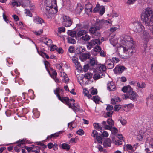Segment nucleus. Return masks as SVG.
I'll return each mask as SVG.
<instances>
[{
    "instance_id": "79ce46f5",
    "label": "nucleus",
    "mask_w": 153,
    "mask_h": 153,
    "mask_svg": "<svg viewBox=\"0 0 153 153\" xmlns=\"http://www.w3.org/2000/svg\"><path fill=\"white\" fill-rule=\"evenodd\" d=\"M97 61H95L94 59H90V63L91 66L93 67L94 66V65H97Z\"/></svg>"
},
{
    "instance_id": "13d9d810",
    "label": "nucleus",
    "mask_w": 153,
    "mask_h": 153,
    "mask_svg": "<svg viewBox=\"0 0 153 153\" xmlns=\"http://www.w3.org/2000/svg\"><path fill=\"white\" fill-rule=\"evenodd\" d=\"M38 53L39 55L41 56L43 58L45 57V55H46L47 54L45 53L44 52L42 51H39V50H38Z\"/></svg>"
},
{
    "instance_id": "c85d7f7f",
    "label": "nucleus",
    "mask_w": 153,
    "mask_h": 153,
    "mask_svg": "<svg viewBox=\"0 0 153 153\" xmlns=\"http://www.w3.org/2000/svg\"><path fill=\"white\" fill-rule=\"evenodd\" d=\"M91 100L96 104H99L100 100V97L98 95L93 96L91 98Z\"/></svg>"
},
{
    "instance_id": "052dcab7",
    "label": "nucleus",
    "mask_w": 153,
    "mask_h": 153,
    "mask_svg": "<svg viewBox=\"0 0 153 153\" xmlns=\"http://www.w3.org/2000/svg\"><path fill=\"white\" fill-rule=\"evenodd\" d=\"M65 28L63 27H62L58 28V33L64 32L65 31Z\"/></svg>"
},
{
    "instance_id": "69168bd1",
    "label": "nucleus",
    "mask_w": 153,
    "mask_h": 153,
    "mask_svg": "<svg viewBox=\"0 0 153 153\" xmlns=\"http://www.w3.org/2000/svg\"><path fill=\"white\" fill-rule=\"evenodd\" d=\"M118 120L120 121L121 123V124L123 125H125L127 123L126 121L124 119H121Z\"/></svg>"
},
{
    "instance_id": "603ef678",
    "label": "nucleus",
    "mask_w": 153,
    "mask_h": 153,
    "mask_svg": "<svg viewBox=\"0 0 153 153\" xmlns=\"http://www.w3.org/2000/svg\"><path fill=\"white\" fill-rule=\"evenodd\" d=\"M58 47L55 45H52L51 47L50 50L51 51H53L56 50L57 51Z\"/></svg>"
},
{
    "instance_id": "c756f323",
    "label": "nucleus",
    "mask_w": 153,
    "mask_h": 153,
    "mask_svg": "<svg viewBox=\"0 0 153 153\" xmlns=\"http://www.w3.org/2000/svg\"><path fill=\"white\" fill-rule=\"evenodd\" d=\"M76 55H75L74 56H73V62L76 65L77 67H80V63L78 61V59L77 57H76Z\"/></svg>"
},
{
    "instance_id": "6e6d98bb",
    "label": "nucleus",
    "mask_w": 153,
    "mask_h": 153,
    "mask_svg": "<svg viewBox=\"0 0 153 153\" xmlns=\"http://www.w3.org/2000/svg\"><path fill=\"white\" fill-rule=\"evenodd\" d=\"M50 69L51 71L52 72L53 74V76H56L57 75V73L56 71V70L53 69L52 67H50Z\"/></svg>"
},
{
    "instance_id": "f8f14e48",
    "label": "nucleus",
    "mask_w": 153,
    "mask_h": 153,
    "mask_svg": "<svg viewBox=\"0 0 153 153\" xmlns=\"http://www.w3.org/2000/svg\"><path fill=\"white\" fill-rule=\"evenodd\" d=\"M129 45L130 46L128 48H126L123 46H122V48H123V51L124 52H128V55L129 56H131L132 54V53L134 51L135 48H132L131 45ZM126 53L127 54H128L127 52Z\"/></svg>"
},
{
    "instance_id": "338daca9",
    "label": "nucleus",
    "mask_w": 153,
    "mask_h": 153,
    "mask_svg": "<svg viewBox=\"0 0 153 153\" xmlns=\"http://www.w3.org/2000/svg\"><path fill=\"white\" fill-rule=\"evenodd\" d=\"M59 54H62L64 52V50L61 47H60L58 49H57L56 51Z\"/></svg>"
},
{
    "instance_id": "f704fd0d",
    "label": "nucleus",
    "mask_w": 153,
    "mask_h": 153,
    "mask_svg": "<svg viewBox=\"0 0 153 153\" xmlns=\"http://www.w3.org/2000/svg\"><path fill=\"white\" fill-rule=\"evenodd\" d=\"M64 90L62 88H57L56 90H54V93L55 92L57 93L58 94L60 93L61 94H64Z\"/></svg>"
},
{
    "instance_id": "4be33fe9",
    "label": "nucleus",
    "mask_w": 153,
    "mask_h": 153,
    "mask_svg": "<svg viewBox=\"0 0 153 153\" xmlns=\"http://www.w3.org/2000/svg\"><path fill=\"white\" fill-rule=\"evenodd\" d=\"M83 7L80 4H77V6L75 10V13L76 14H80L83 10Z\"/></svg>"
},
{
    "instance_id": "9b49d317",
    "label": "nucleus",
    "mask_w": 153,
    "mask_h": 153,
    "mask_svg": "<svg viewBox=\"0 0 153 153\" xmlns=\"http://www.w3.org/2000/svg\"><path fill=\"white\" fill-rule=\"evenodd\" d=\"M124 40L125 41H126L128 42V44L129 45H131L132 48H135L136 45L134 43L133 39L131 36H125Z\"/></svg>"
},
{
    "instance_id": "49530a36",
    "label": "nucleus",
    "mask_w": 153,
    "mask_h": 153,
    "mask_svg": "<svg viewBox=\"0 0 153 153\" xmlns=\"http://www.w3.org/2000/svg\"><path fill=\"white\" fill-rule=\"evenodd\" d=\"M105 20L102 19L101 20H99L96 22L97 25H98L100 27H102L103 25Z\"/></svg>"
},
{
    "instance_id": "c03bdc74",
    "label": "nucleus",
    "mask_w": 153,
    "mask_h": 153,
    "mask_svg": "<svg viewBox=\"0 0 153 153\" xmlns=\"http://www.w3.org/2000/svg\"><path fill=\"white\" fill-rule=\"evenodd\" d=\"M150 36L149 34L146 31L144 30L143 32V37L145 39H147Z\"/></svg>"
},
{
    "instance_id": "f3484780",
    "label": "nucleus",
    "mask_w": 153,
    "mask_h": 153,
    "mask_svg": "<svg viewBox=\"0 0 153 153\" xmlns=\"http://www.w3.org/2000/svg\"><path fill=\"white\" fill-rule=\"evenodd\" d=\"M82 58L80 56H79L80 59L82 61H84L86 59H89L91 56L90 53L89 52L88 53H82Z\"/></svg>"
},
{
    "instance_id": "a878e982",
    "label": "nucleus",
    "mask_w": 153,
    "mask_h": 153,
    "mask_svg": "<svg viewBox=\"0 0 153 153\" xmlns=\"http://www.w3.org/2000/svg\"><path fill=\"white\" fill-rule=\"evenodd\" d=\"M59 146L62 149H65L67 151L69 150L70 148V146L68 144L66 143H63L60 146L59 145Z\"/></svg>"
},
{
    "instance_id": "f03ea898",
    "label": "nucleus",
    "mask_w": 153,
    "mask_h": 153,
    "mask_svg": "<svg viewBox=\"0 0 153 153\" xmlns=\"http://www.w3.org/2000/svg\"><path fill=\"white\" fill-rule=\"evenodd\" d=\"M141 17L146 26H149L153 24V11L150 8L146 9L145 11L142 12Z\"/></svg>"
},
{
    "instance_id": "1a4fd4ad",
    "label": "nucleus",
    "mask_w": 153,
    "mask_h": 153,
    "mask_svg": "<svg viewBox=\"0 0 153 153\" xmlns=\"http://www.w3.org/2000/svg\"><path fill=\"white\" fill-rule=\"evenodd\" d=\"M63 19V21L62 22V24L65 27H68L71 25L72 21L69 16L66 15L64 16Z\"/></svg>"
},
{
    "instance_id": "774afa93",
    "label": "nucleus",
    "mask_w": 153,
    "mask_h": 153,
    "mask_svg": "<svg viewBox=\"0 0 153 153\" xmlns=\"http://www.w3.org/2000/svg\"><path fill=\"white\" fill-rule=\"evenodd\" d=\"M100 11L99 12V13L100 15H102L104 13L105 11V8L103 7H102V8H101V9L100 10Z\"/></svg>"
},
{
    "instance_id": "58836bf2",
    "label": "nucleus",
    "mask_w": 153,
    "mask_h": 153,
    "mask_svg": "<svg viewBox=\"0 0 153 153\" xmlns=\"http://www.w3.org/2000/svg\"><path fill=\"white\" fill-rule=\"evenodd\" d=\"M97 28L95 27H92L90 28L89 32L91 34H94L95 33H96V32L97 31Z\"/></svg>"
},
{
    "instance_id": "aec40b11",
    "label": "nucleus",
    "mask_w": 153,
    "mask_h": 153,
    "mask_svg": "<svg viewBox=\"0 0 153 153\" xmlns=\"http://www.w3.org/2000/svg\"><path fill=\"white\" fill-rule=\"evenodd\" d=\"M107 89L110 91H113L115 89L116 86L113 82H111L107 84Z\"/></svg>"
},
{
    "instance_id": "6ab92c4d",
    "label": "nucleus",
    "mask_w": 153,
    "mask_h": 153,
    "mask_svg": "<svg viewBox=\"0 0 153 153\" xmlns=\"http://www.w3.org/2000/svg\"><path fill=\"white\" fill-rule=\"evenodd\" d=\"M128 97L131 100H134L136 99L135 92L133 91V90L130 91L127 93Z\"/></svg>"
},
{
    "instance_id": "e2e57ef3",
    "label": "nucleus",
    "mask_w": 153,
    "mask_h": 153,
    "mask_svg": "<svg viewBox=\"0 0 153 153\" xmlns=\"http://www.w3.org/2000/svg\"><path fill=\"white\" fill-rule=\"evenodd\" d=\"M113 109V106L109 104L107 105V107L106 108V110L108 111H111Z\"/></svg>"
},
{
    "instance_id": "a19ab883",
    "label": "nucleus",
    "mask_w": 153,
    "mask_h": 153,
    "mask_svg": "<svg viewBox=\"0 0 153 153\" xmlns=\"http://www.w3.org/2000/svg\"><path fill=\"white\" fill-rule=\"evenodd\" d=\"M111 141L109 138H106V147H110L111 146Z\"/></svg>"
},
{
    "instance_id": "72a5a7b5",
    "label": "nucleus",
    "mask_w": 153,
    "mask_h": 153,
    "mask_svg": "<svg viewBox=\"0 0 153 153\" xmlns=\"http://www.w3.org/2000/svg\"><path fill=\"white\" fill-rule=\"evenodd\" d=\"M32 112L35 118H38L39 116V112L37 111V109H33Z\"/></svg>"
},
{
    "instance_id": "423d86ee",
    "label": "nucleus",
    "mask_w": 153,
    "mask_h": 153,
    "mask_svg": "<svg viewBox=\"0 0 153 153\" xmlns=\"http://www.w3.org/2000/svg\"><path fill=\"white\" fill-rule=\"evenodd\" d=\"M26 139L25 138H23L22 140L19 139L18 141L14 143H17V146L14 147V149L15 151L17 152H19L20 151L21 149L19 148L17 146L19 147L20 148H23L22 145L25 144V143H29L28 141H26Z\"/></svg>"
},
{
    "instance_id": "09e8293b",
    "label": "nucleus",
    "mask_w": 153,
    "mask_h": 153,
    "mask_svg": "<svg viewBox=\"0 0 153 153\" xmlns=\"http://www.w3.org/2000/svg\"><path fill=\"white\" fill-rule=\"evenodd\" d=\"M91 89H92V90L91 91V93L92 95H96L97 94V90L96 88H94L93 87H92Z\"/></svg>"
},
{
    "instance_id": "2eb2a0df",
    "label": "nucleus",
    "mask_w": 153,
    "mask_h": 153,
    "mask_svg": "<svg viewBox=\"0 0 153 153\" xmlns=\"http://www.w3.org/2000/svg\"><path fill=\"white\" fill-rule=\"evenodd\" d=\"M46 7H51L54 5H56V0H46Z\"/></svg>"
},
{
    "instance_id": "37998d69",
    "label": "nucleus",
    "mask_w": 153,
    "mask_h": 153,
    "mask_svg": "<svg viewBox=\"0 0 153 153\" xmlns=\"http://www.w3.org/2000/svg\"><path fill=\"white\" fill-rule=\"evenodd\" d=\"M85 10H88L90 11H91L92 10V5L91 4H86L85 5Z\"/></svg>"
},
{
    "instance_id": "0e129e2a",
    "label": "nucleus",
    "mask_w": 153,
    "mask_h": 153,
    "mask_svg": "<svg viewBox=\"0 0 153 153\" xmlns=\"http://www.w3.org/2000/svg\"><path fill=\"white\" fill-rule=\"evenodd\" d=\"M121 108L120 105H116L114 107V110L115 111H117Z\"/></svg>"
},
{
    "instance_id": "7c9ffc66",
    "label": "nucleus",
    "mask_w": 153,
    "mask_h": 153,
    "mask_svg": "<svg viewBox=\"0 0 153 153\" xmlns=\"http://www.w3.org/2000/svg\"><path fill=\"white\" fill-rule=\"evenodd\" d=\"M88 26L87 25H84L83 26L81 24H77L76 25V27L78 30H81L87 27Z\"/></svg>"
},
{
    "instance_id": "0eeeda50",
    "label": "nucleus",
    "mask_w": 153,
    "mask_h": 153,
    "mask_svg": "<svg viewBox=\"0 0 153 153\" xmlns=\"http://www.w3.org/2000/svg\"><path fill=\"white\" fill-rule=\"evenodd\" d=\"M55 94L56 95L58 99L63 103L68 106L70 108H72L71 103L69 101V99L68 97H61L60 95L57 93L55 92Z\"/></svg>"
},
{
    "instance_id": "e433bc0d",
    "label": "nucleus",
    "mask_w": 153,
    "mask_h": 153,
    "mask_svg": "<svg viewBox=\"0 0 153 153\" xmlns=\"http://www.w3.org/2000/svg\"><path fill=\"white\" fill-rule=\"evenodd\" d=\"M84 90L86 91H85L84 90L83 91V93L85 94V95L88 98H91L92 97V94H89V92L87 90V88H85Z\"/></svg>"
},
{
    "instance_id": "4468645a",
    "label": "nucleus",
    "mask_w": 153,
    "mask_h": 153,
    "mask_svg": "<svg viewBox=\"0 0 153 153\" xmlns=\"http://www.w3.org/2000/svg\"><path fill=\"white\" fill-rule=\"evenodd\" d=\"M64 132V131H62L48 136L46 138V139L48 140L49 139H51L52 138H56L57 137L59 136L60 134H62Z\"/></svg>"
},
{
    "instance_id": "864d4df0",
    "label": "nucleus",
    "mask_w": 153,
    "mask_h": 153,
    "mask_svg": "<svg viewBox=\"0 0 153 153\" xmlns=\"http://www.w3.org/2000/svg\"><path fill=\"white\" fill-rule=\"evenodd\" d=\"M35 148H36V149L32 150V151L35 153H39L40 152V147L38 146H36L35 147Z\"/></svg>"
},
{
    "instance_id": "cd10ccee",
    "label": "nucleus",
    "mask_w": 153,
    "mask_h": 153,
    "mask_svg": "<svg viewBox=\"0 0 153 153\" xmlns=\"http://www.w3.org/2000/svg\"><path fill=\"white\" fill-rule=\"evenodd\" d=\"M76 53H75V55H76V56L77 55L81 54V53L83 52L82 50V47L80 46H76Z\"/></svg>"
},
{
    "instance_id": "dca6fc26",
    "label": "nucleus",
    "mask_w": 153,
    "mask_h": 153,
    "mask_svg": "<svg viewBox=\"0 0 153 153\" xmlns=\"http://www.w3.org/2000/svg\"><path fill=\"white\" fill-rule=\"evenodd\" d=\"M107 123L108 125H106V130L111 129L112 126L114 125V121L111 118H109L107 120Z\"/></svg>"
},
{
    "instance_id": "5701e85b",
    "label": "nucleus",
    "mask_w": 153,
    "mask_h": 153,
    "mask_svg": "<svg viewBox=\"0 0 153 153\" xmlns=\"http://www.w3.org/2000/svg\"><path fill=\"white\" fill-rule=\"evenodd\" d=\"M109 40L110 43L112 44L114 46H115L118 43V39L115 38L114 37L112 38V36H111V38H110Z\"/></svg>"
},
{
    "instance_id": "7ed1b4c3",
    "label": "nucleus",
    "mask_w": 153,
    "mask_h": 153,
    "mask_svg": "<svg viewBox=\"0 0 153 153\" xmlns=\"http://www.w3.org/2000/svg\"><path fill=\"white\" fill-rule=\"evenodd\" d=\"M101 134H99L98 132L95 130L93 131L91 136L94 137H96V140L100 144H102V138L105 137V131H102Z\"/></svg>"
},
{
    "instance_id": "4d7b16f0",
    "label": "nucleus",
    "mask_w": 153,
    "mask_h": 153,
    "mask_svg": "<svg viewBox=\"0 0 153 153\" xmlns=\"http://www.w3.org/2000/svg\"><path fill=\"white\" fill-rule=\"evenodd\" d=\"M75 48L74 46H70L68 48V51L70 53H74Z\"/></svg>"
},
{
    "instance_id": "a18cd8bd",
    "label": "nucleus",
    "mask_w": 153,
    "mask_h": 153,
    "mask_svg": "<svg viewBox=\"0 0 153 153\" xmlns=\"http://www.w3.org/2000/svg\"><path fill=\"white\" fill-rule=\"evenodd\" d=\"M107 65L108 68L109 69H112L114 66V62L112 61H111L110 63L108 64Z\"/></svg>"
},
{
    "instance_id": "de8ad7c7",
    "label": "nucleus",
    "mask_w": 153,
    "mask_h": 153,
    "mask_svg": "<svg viewBox=\"0 0 153 153\" xmlns=\"http://www.w3.org/2000/svg\"><path fill=\"white\" fill-rule=\"evenodd\" d=\"M146 85L143 82H138L137 83V86L139 88H145Z\"/></svg>"
},
{
    "instance_id": "b1692460",
    "label": "nucleus",
    "mask_w": 153,
    "mask_h": 153,
    "mask_svg": "<svg viewBox=\"0 0 153 153\" xmlns=\"http://www.w3.org/2000/svg\"><path fill=\"white\" fill-rule=\"evenodd\" d=\"M122 91L124 92H128L130 91L133 90L132 88L129 85L127 86H124L122 89Z\"/></svg>"
},
{
    "instance_id": "9d476101",
    "label": "nucleus",
    "mask_w": 153,
    "mask_h": 153,
    "mask_svg": "<svg viewBox=\"0 0 153 153\" xmlns=\"http://www.w3.org/2000/svg\"><path fill=\"white\" fill-rule=\"evenodd\" d=\"M102 126L96 123H95L93 124L95 129L98 130H100V132H102V131H105V121H103L102 122Z\"/></svg>"
},
{
    "instance_id": "a211bd4d",
    "label": "nucleus",
    "mask_w": 153,
    "mask_h": 153,
    "mask_svg": "<svg viewBox=\"0 0 153 153\" xmlns=\"http://www.w3.org/2000/svg\"><path fill=\"white\" fill-rule=\"evenodd\" d=\"M33 21L35 23L38 24H42V23H44V21L43 19L38 16L35 17Z\"/></svg>"
},
{
    "instance_id": "bb28decb",
    "label": "nucleus",
    "mask_w": 153,
    "mask_h": 153,
    "mask_svg": "<svg viewBox=\"0 0 153 153\" xmlns=\"http://www.w3.org/2000/svg\"><path fill=\"white\" fill-rule=\"evenodd\" d=\"M87 33V31L85 30H80L77 33L76 36L78 37H80L84 34H86Z\"/></svg>"
},
{
    "instance_id": "3c124183",
    "label": "nucleus",
    "mask_w": 153,
    "mask_h": 153,
    "mask_svg": "<svg viewBox=\"0 0 153 153\" xmlns=\"http://www.w3.org/2000/svg\"><path fill=\"white\" fill-rule=\"evenodd\" d=\"M100 78V75L98 74H94L93 76V78L95 80L98 79Z\"/></svg>"
},
{
    "instance_id": "680f3d73",
    "label": "nucleus",
    "mask_w": 153,
    "mask_h": 153,
    "mask_svg": "<svg viewBox=\"0 0 153 153\" xmlns=\"http://www.w3.org/2000/svg\"><path fill=\"white\" fill-rule=\"evenodd\" d=\"M43 30L42 29H40L37 32H35L34 33L36 35L39 36L41 35V34L43 33Z\"/></svg>"
},
{
    "instance_id": "393cba45",
    "label": "nucleus",
    "mask_w": 153,
    "mask_h": 153,
    "mask_svg": "<svg viewBox=\"0 0 153 153\" xmlns=\"http://www.w3.org/2000/svg\"><path fill=\"white\" fill-rule=\"evenodd\" d=\"M97 66V68H96V71H99L101 72V71H105V65H98Z\"/></svg>"
},
{
    "instance_id": "473e14b6",
    "label": "nucleus",
    "mask_w": 153,
    "mask_h": 153,
    "mask_svg": "<svg viewBox=\"0 0 153 153\" xmlns=\"http://www.w3.org/2000/svg\"><path fill=\"white\" fill-rule=\"evenodd\" d=\"M68 34L70 36L74 37L76 36V31H71V30H68Z\"/></svg>"
},
{
    "instance_id": "f257e3e1",
    "label": "nucleus",
    "mask_w": 153,
    "mask_h": 153,
    "mask_svg": "<svg viewBox=\"0 0 153 153\" xmlns=\"http://www.w3.org/2000/svg\"><path fill=\"white\" fill-rule=\"evenodd\" d=\"M141 17L146 26H149L153 24V11L150 8L146 9L145 11L142 12Z\"/></svg>"
},
{
    "instance_id": "20e7f679",
    "label": "nucleus",
    "mask_w": 153,
    "mask_h": 153,
    "mask_svg": "<svg viewBox=\"0 0 153 153\" xmlns=\"http://www.w3.org/2000/svg\"><path fill=\"white\" fill-rule=\"evenodd\" d=\"M133 30L137 33H140L143 30L144 27L137 21L134 22L132 26Z\"/></svg>"
},
{
    "instance_id": "ddd939ff",
    "label": "nucleus",
    "mask_w": 153,
    "mask_h": 153,
    "mask_svg": "<svg viewBox=\"0 0 153 153\" xmlns=\"http://www.w3.org/2000/svg\"><path fill=\"white\" fill-rule=\"evenodd\" d=\"M126 69V68L124 66H117L114 69V71L115 74H117L118 73L120 74L122 73L124 70Z\"/></svg>"
},
{
    "instance_id": "2f4dec72",
    "label": "nucleus",
    "mask_w": 153,
    "mask_h": 153,
    "mask_svg": "<svg viewBox=\"0 0 153 153\" xmlns=\"http://www.w3.org/2000/svg\"><path fill=\"white\" fill-rule=\"evenodd\" d=\"M90 39V36L86 34L85 36H83L80 38V39L83 42H86L88 41Z\"/></svg>"
},
{
    "instance_id": "bf43d9fd",
    "label": "nucleus",
    "mask_w": 153,
    "mask_h": 153,
    "mask_svg": "<svg viewBox=\"0 0 153 153\" xmlns=\"http://www.w3.org/2000/svg\"><path fill=\"white\" fill-rule=\"evenodd\" d=\"M89 66L88 64H86L84 66L83 71L85 72H86L89 69Z\"/></svg>"
},
{
    "instance_id": "39448f33",
    "label": "nucleus",
    "mask_w": 153,
    "mask_h": 153,
    "mask_svg": "<svg viewBox=\"0 0 153 153\" xmlns=\"http://www.w3.org/2000/svg\"><path fill=\"white\" fill-rule=\"evenodd\" d=\"M45 8L48 13V14L46 15L48 18L51 17V15L55 14L58 11L57 6L56 4V5H54L51 7H45Z\"/></svg>"
},
{
    "instance_id": "c9c22d12",
    "label": "nucleus",
    "mask_w": 153,
    "mask_h": 153,
    "mask_svg": "<svg viewBox=\"0 0 153 153\" xmlns=\"http://www.w3.org/2000/svg\"><path fill=\"white\" fill-rule=\"evenodd\" d=\"M68 43L70 44H75L76 43L75 40L73 38L69 37H68L67 38Z\"/></svg>"
},
{
    "instance_id": "5fc2aeb1",
    "label": "nucleus",
    "mask_w": 153,
    "mask_h": 153,
    "mask_svg": "<svg viewBox=\"0 0 153 153\" xmlns=\"http://www.w3.org/2000/svg\"><path fill=\"white\" fill-rule=\"evenodd\" d=\"M76 133L79 135H82L84 134V132L83 130L79 129L77 131Z\"/></svg>"
},
{
    "instance_id": "8fccbe9b",
    "label": "nucleus",
    "mask_w": 153,
    "mask_h": 153,
    "mask_svg": "<svg viewBox=\"0 0 153 153\" xmlns=\"http://www.w3.org/2000/svg\"><path fill=\"white\" fill-rule=\"evenodd\" d=\"M25 13L26 14L27 16H29L30 17H32V14L29 10L25 9Z\"/></svg>"
},
{
    "instance_id": "412c9836",
    "label": "nucleus",
    "mask_w": 153,
    "mask_h": 153,
    "mask_svg": "<svg viewBox=\"0 0 153 153\" xmlns=\"http://www.w3.org/2000/svg\"><path fill=\"white\" fill-rule=\"evenodd\" d=\"M99 45H96L94 47H93V50H91V53L92 54H93L94 56L96 55L97 53H93L94 52H100L101 50V48L99 46Z\"/></svg>"
},
{
    "instance_id": "6e6552de",
    "label": "nucleus",
    "mask_w": 153,
    "mask_h": 153,
    "mask_svg": "<svg viewBox=\"0 0 153 153\" xmlns=\"http://www.w3.org/2000/svg\"><path fill=\"white\" fill-rule=\"evenodd\" d=\"M101 43L102 42L99 38L95 39L87 43V48L88 49H90L94 47L96 45H100Z\"/></svg>"
},
{
    "instance_id": "4c0bfd02",
    "label": "nucleus",
    "mask_w": 153,
    "mask_h": 153,
    "mask_svg": "<svg viewBox=\"0 0 153 153\" xmlns=\"http://www.w3.org/2000/svg\"><path fill=\"white\" fill-rule=\"evenodd\" d=\"M93 75L92 73H88L85 74L84 77L85 78L88 79V80L89 81V79L92 78Z\"/></svg>"
},
{
    "instance_id": "ea45409f",
    "label": "nucleus",
    "mask_w": 153,
    "mask_h": 153,
    "mask_svg": "<svg viewBox=\"0 0 153 153\" xmlns=\"http://www.w3.org/2000/svg\"><path fill=\"white\" fill-rule=\"evenodd\" d=\"M74 123V121L68 123V127H69L70 130H72L73 129L75 128L76 127V125L73 126V124Z\"/></svg>"
}]
</instances>
